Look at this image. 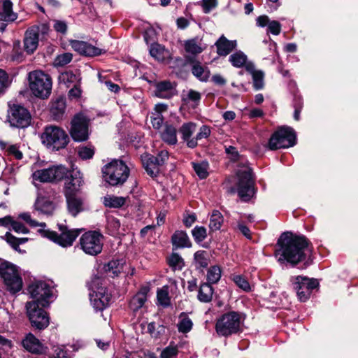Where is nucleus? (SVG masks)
Listing matches in <instances>:
<instances>
[{"mask_svg": "<svg viewBox=\"0 0 358 358\" xmlns=\"http://www.w3.org/2000/svg\"><path fill=\"white\" fill-rule=\"evenodd\" d=\"M221 277V270L217 266H212L209 268L207 273V279L210 283H216Z\"/></svg>", "mask_w": 358, "mask_h": 358, "instance_id": "obj_49", "label": "nucleus"}, {"mask_svg": "<svg viewBox=\"0 0 358 358\" xmlns=\"http://www.w3.org/2000/svg\"><path fill=\"white\" fill-rule=\"evenodd\" d=\"M201 99V94L194 90H189L182 96V101L186 104H189L194 108L198 106Z\"/></svg>", "mask_w": 358, "mask_h": 358, "instance_id": "obj_35", "label": "nucleus"}, {"mask_svg": "<svg viewBox=\"0 0 358 358\" xmlns=\"http://www.w3.org/2000/svg\"><path fill=\"white\" fill-rule=\"evenodd\" d=\"M66 109L65 99L63 97H57L54 99L50 106V113L54 120H59L62 119Z\"/></svg>", "mask_w": 358, "mask_h": 358, "instance_id": "obj_28", "label": "nucleus"}, {"mask_svg": "<svg viewBox=\"0 0 358 358\" xmlns=\"http://www.w3.org/2000/svg\"><path fill=\"white\" fill-rule=\"evenodd\" d=\"M103 237L96 231H90L83 234L80 238V245L83 251L90 255L95 256L101 253L103 245Z\"/></svg>", "mask_w": 358, "mask_h": 358, "instance_id": "obj_11", "label": "nucleus"}, {"mask_svg": "<svg viewBox=\"0 0 358 358\" xmlns=\"http://www.w3.org/2000/svg\"><path fill=\"white\" fill-rule=\"evenodd\" d=\"M59 230L60 234L45 229H39L38 231L43 237L47 238L62 247H68L72 245L81 231L78 229H69L64 225H59Z\"/></svg>", "mask_w": 358, "mask_h": 358, "instance_id": "obj_9", "label": "nucleus"}, {"mask_svg": "<svg viewBox=\"0 0 358 358\" xmlns=\"http://www.w3.org/2000/svg\"><path fill=\"white\" fill-rule=\"evenodd\" d=\"M78 154L81 159H88L93 157L94 150L92 147L80 146L78 148Z\"/></svg>", "mask_w": 358, "mask_h": 358, "instance_id": "obj_52", "label": "nucleus"}, {"mask_svg": "<svg viewBox=\"0 0 358 358\" xmlns=\"http://www.w3.org/2000/svg\"><path fill=\"white\" fill-rule=\"evenodd\" d=\"M72 48L80 53L87 57H94L101 55L104 51L85 41H72L71 43Z\"/></svg>", "mask_w": 358, "mask_h": 358, "instance_id": "obj_18", "label": "nucleus"}, {"mask_svg": "<svg viewBox=\"0 0 358 358\" xmlns=\"http://www.w3.org/2000/svg\"><path fill=\"white\" fill-rule=\"evenodd\" d=\"M150 289L148 287H143L140 291L130 300L129 308L134 312L138 311L143 308L147 301V294Z\"/></svg>", "mask_w": 358, "mask_h": 358, "instance_id": "obj_26", "label": "nucleus"}, {"mask_svg": "<svg viewBox=\"0 0 358 358\" xmlns=\"http://www.w3.org/2000/svg\"><path fill=\"white\" fill-rule=\"evenodd\" d=\"M23 347L33 354H43L46 348L32 334H29L22 341Z\"/></svg>", "mask_w": 358, "mask_h": 358, "instance_id": "obj_20", "label": "nucleus"}, {"mask_svg": "<svg viewBox=\"0 0 358 358\" xmlns=\"http://www.w3.org/2000/svg\"><path fill=\"white\" fill-rule=\"evenodd\" d=\"M38 45V32L35 29H28L25 33L24 48L29 54L33 53Z\"/></svg>", "mask_w": 358, "mask_h": 358, "instance_id": "obj_24", "label": "nucleus"}, {"mask_svg": "<svg viewBox=\"0 0 358 358\" xmlns=\"http://www.w3.org/2000/svg\"><path fill=\"white\" fill-rule=\"evenodd\" d=\"M54 357L55 358H70L69 352L66 350L63 345L54 346Z\"/></svg>", "mask_w": 358, "mask_h": 358, "instance_id": "obj_57", "label": "nucleus"}, {"mask_svg": "<svg viewBox=\"0 0 358 358\" xmlns=\"http://www.w3.org/2000/svg\"><path fill=\"white\" fill-rule=\"evenodd\" d=\"M157 304L163 307H168L171 305V299L169 295L168 286H163L157 292Z\"/></svg>", "mask_w": 358, "mask_h": 358, "instance_id": "obj_36", "label": "nucleus"}, {"mask_svg": "<svg viewBox=\"0 0 358 358\" xmlns=\"http://www.w3.org/2000/svg\"><path fill=\"white\" fill-rule=\"evenodd\" d=\"M143 164L149 176L151 177H156L158 175L159 172V166L154 160L150 159V156H148L143 159Z\"/></svg>", "mask_w": 358, "mask_h": 358, "instance_id": "obj_39", "label": "nucleus"}, {"mask_svg": "<svg viewBox=\"0 0 358 358\" xmlns=\"http://www.w3.org/2000/svg\"><path fill=\"white\" fill-rule=\"evenodd\" d=\"M150 55L158 61H163L165 58V49L158 43L151 45L150 49Z\"/></svg>", "mask_w": 358, "mask_h": 358, "instance_id": "obj_44", "label": "nucleus"}, {"mask_svg": "<svg viewBox=\"0 0 358 358\" xmlns=\"http://www.w3.org/2000/svg\"><path fill=\"white\" fill-rule=\"evenodd\" d=\"M79 175L78 172L75 173V176H71V178H67L65 182V196L78 195L83 182Z\"/></svg>", "mask_w": 358, "mask_h": 358, "instance_id": "obj_23", "label": "nucleus"}, {"mask_svg": "<svg viewBox=\"0 0 358 358\" xmlns=\"http://www.w3.org/2000/svg\"><path fill=\"white\" fill-rule=\"evenodd\" d=\"M90 291L89 296L91 305L96 311H103L111 301V294L103 285L102 280L94 276L87 283Z\"/></svg>", "mask_w": 358, "mask_h": 358, "instance_id": "obj_4", "label": "nucleus"}, {"mask_svg": "<svg viewBox=\"0 0 358 358\" xmlns=\"http://www.w3.org/2000/svg\"><path fill=\"white\" fill-rule=\"evenodd\" d=\"M246 69L252 76L254 87L256 90L262 89L264 85L263 71L255 70L252 65H247Z\"/></svg>", "mask_w": 358, "mask_h": 358, "instance_id": "obj_33", "label": "nucleus"}, {"mask_svg": "<svg viewBox=\"0 0 358 358\" xmlns=\"http://www.w3.org/2000/svg\"><path fill=\"white\" fill-rule=\"evenodd\" d=\"M29 320L32 327L40 330L46 328L50 323L48 315H29Z\"/></svg>", "mask_w": 358, "mask_h": 358, "instance_id": "obj_32", "label": "nucleus"}, {"mask_svg": "<svg viewBox=\"0 0 358 358\" xmlns=\"http://www.w3.org/2000/svg\"><path fill=\"white\" fill-rule=\"evenodd\" d=\"M9 85L8 76L6 72L0 69V92L4 91Z\"/></svg>", "mask_w": 358, "mask_h": 358, "instance_id": "obj_59", "label": "nucleus"}, {"mask_svg": "<svg viewBox=\"0 0 358 358\" xmlns=\"http://www.w3.org/2000/svg\"><path fill=\"white\" fill-rule=\"evenodd\" d=\"M17 17L13 11V3L10 0H0V20L13 22Z\"/></svg>", "mask_w": 358, "mask_h": 358, "instance_id": "obj_25", "label": "nucleus"}, {"mask_svg": "<svg viewBox=\"0 0 358 358\" xmlns=\"http://www.w3.org/2000/svg\"><path fill=\"white\" fill-rule=\"evenodd\" d=\"M80 80L79 75L74 73L71 71L63 72L59 76V83L65 85L66 87L79 83Z\"/></svg>", "mask_w": 358, "mask_h": 358, "instance_id": "obj_31", "label": "nucleus"}, {"mask_svg": "<svg viewBox=\"0 0 358 358\" xmlns=\"http://www.w3.org/2000/svg\"><path fill=\"white\" fill-rule=\"evenodd\" d=\"M173 249L189 248L191 242L187 234L183 231H176L171 237Z\"/></svg>", "mask_w": 358, "mask_h": 358, "instance_id": "obj_29", "label": "nucleus"}, {"mask_svg": "<svg viewBox=\"0 0 358 358\" xmlns=\"http://www.w3.org/2000/svg\"><path fill=\"white\" fill-rule=\"evenodd\" d=\"M105 269L106 271L111 273L113 276H115L120 273L122 266L120 265L119 261L112 260L108 263Z\"/></svg>", "mask_w": 358, "mask_h": 358, "instance_id": "obj_51", "label": "nucleus"}, {"mask_svg": "<svg viewBox=\"0 0 358 358\" xmlns=\"http://www.w3.org/2000/svg\"><path fill=\"white\" fill-rule=\"evenodd\" d=\"M213 297V288L208 283H203L200 286L198 299L202 302H209Z\"/></svg>", "mask_w": 358, "mask_h": 358, "instance_id": "obj_38", "label": "nucleus"}, {"mask_svg": "<svg viewBox=\"0 0 358 358\" xmlns=\"http://www.w3.org/2000/svg\"><path fill=\"white\" fill-rule=\"evenodd\" d=\"M225 152L231 162L240 161V165L236 171V190L238 196L243 201H248L255 194L254 179L252 169L248 166L243 157L241 155L236 148L229 145L224 146Z\"/></svg>", "mask_w": 358, "mask_h": 358, "instance_id": "obj_2", "label": "nucleus"}, {"mask_svg": "<svg viewBox=\"0 0 358 358\" xmlns=\"http://www.w3.org/2000/svg\"><path fill=\"white\" fill-rule=\"evenodd\" d=\"M280 249L277 255H280L278 261L287 262L293 265L302 261L307 253L310 252L308 242L304 236H294L292 233L282 234L278 241Z\"/></svg>", "mask_w": 358, "mask_h": 358, "instance_id": "obj_1", "label": "nucleus"}, {"mask_svg": "<svg viewBox=\"0 0 358 358\" xmlns=\"http://www.w3.org/2000/svg\"><path fill=\"white\" fill-rule=\"evenodd\" d=\"M163 121H164V119L161 114L152 113L151 122H152V127L155 129H159L162 127V125L163 124Z\"/></svg>", "mask_w": 358, "mask_h": 358, "instance_id": "obj_61", "label": "nucleus"}, {"mask_svg": "<svg viewBox=\"0 0 358 358\" xmlns=\"http://www.w3.org/2000/svg\"><path fill=\"white\" fill-rule=\"evenodd\" d=\"M178 331L182 333L189 332L192 328V322L188 317H184L178 324Z\"/></svg>", "mask_w": 358, "mask_h": 358, "instance_id": "obj_55", "label": "nucleus"}, {"mask_svg": "<svg viewBox=\"0 0 358 358\" xmlns=\"http://www.w3.org/2000/svg\"><path fill=\"white\" fill-rule=\"evenodd\" d=\"M178 349L176 347H166L161 353L160 358H176Z\"/></svg>", "mask_w": 358, "mask_h": 358, "instance_id": "obj_58", "label": "nucleus"}, {"mask_svg": "<svg viewBox=\"0 0 358 358\" xmlns=\"http://www.w3.org/2000/svg\"><path fill=\"white\" fill-rule=\"evenodd\" d=\"M192 72L201 81H206L210 76L208 69L201 66L199 63H194L192 65Z\"/></svg>", "mask_w": 358, "mask_h": 358, "instance_id": "obj_37", "label": "nucleus"}, {"mask_svg": "<svg viewBox=\"0 0 358 358\" xmlns=\"http://www.w3.org/2000/svg\"><path fill=\"white\" fill-rule=\"evenodd\" d=\"M72 58V54L69 52L59 55L55 59L54 65L55 66H64L70 63Z\"/></svg>", "mask_w": 358, "mask_h": 358, "instance_id": "obj_50", "label": "nucleus"}, {"mask_svg": "<svg viewBox=\"0 0 358 358\" xmlns=\"http://www.w3.org/2000/svg\"><path fill=\"white\" fill-rule=\"evenodd\" d=\"M233 281L239 288L243 291L248 292L251 290V287L248 280L241 275H235L233 276Z\"/></svg>", "mask_w": 358, "mask_h": 358, "instance_id": "obj_48", "label": "nucleus"}, {"mask_svg": "<svg viewBox=\"0 0 358 358\" xmlns=\"http://www.w3.org/2000/svg\"><path fill=\"white\" fill-rule=\"evenodd\" d=\"M194 262L196 267L206 268L208 265V255L206 251H197L194 254Z\"/></svg>", "mask_w": 358, "mask_h": 358, "instance_id": "obj_46", "label": "nucleus"}, {"mask_svg": "<svg viewBox=\"0 0 358 358\" xmlns=\"http://www.w3.org/2000/svg\"><path fill=\"white\" fill-rule=\"evenodd\" d=\"M150 159L154 160L159 166H162L169 159V152L166 150H162L157 157L150 156Z\"/></svg>", "mask_w": 358, "mask_h": 358, "instance_id": "obj_56", "label": "nucleus"}, {"mask_svg": "<svg viewBox=\"0 0 358 358\" xmlns=\"http://www.w3.org/2000/svg\"><path fill=\"white\" fill-rule=\"evenodd\" d=\"M247 59V56L241 51H237L229 57V61L236 68L243 67L246 64Z\"/></svg>", "mask_w": 358, "mask_h": 358, "instance_id": "obj_40", "label": "nucleus"}, {"mask_svg": "<svg viewBox=\"0 0 358 358\" xmlns=\"http://www.w3.org/2000/svg\"><path fill=\"white\" fill-rule=\"evenodd\" d=\"M29 85L32 94L41 99H47L51 94L52 80L41 71H34L28 76Z\"/></svg>", "mask_w": 358, "mask_h": 358, "instance_id": "obj_7", "label": "nucleus"}, {"mask_svg": "<svg viewBox=\"0 0 358 358\" xmlns=\"http://www.w3.org/2000/svg\"><path fill=\"white\" fill-rule=\"evenodd\" d=\"M293 280L297 297L301 302L308 300L313 290L318 289L320 285L317 279L301 275L293 278Z\"/></svg>", "mask_w": 358, "mask_h": 358, "instance_id": "obj_14", "label": "nucleus"}, {"mask_svg": "<svg viewBox=\"0 0 358 358\" xmlns=\"http://www.w3.org/2000/svg\"><path fill=\"white\" fill-rule=\"evenodd\" d=\"M6 240L8 242V243L15 250H20L19 249V245L23 244L26 243L28 241L27 238H17L15 237L13 235H12L10 232H6L5 234Z\"/></svg>", "mask_w": 358, "mask_h": 358, "instance_id": "obj_45", "label": "nucleus"}, {"mask_svg": "<svg viewBox=\"0 0 358 358\" xmlns=\"http://www.w3.org/2000/svg\"><path fill=\"white\" fill-rule=\"evenodd\" d=\"M162 139L169 145H176L178 142L177 130L171 124H166L161 133Z\"/></svg>", "mask_w": 358, "mask_h": 358, "instance_id": "obj_30", "label": "nucleus"}, {"mask_svg": "<svg viewBox=\"0 0 358 358\" xmlns=\"http://www.w3.org/2000/svg\"><path fill=\"white\" fill-rule=\"evenodd\" d=\"M129 169L120 159H113L102 168L104 180L111 186L123 185L129 176Z\"/></svg>", "mask_w": 358, "mask_h": 358, "instance_id": "obj_5", "label": "nucleus"}, {"mask_svg": "<svg viewBox=\"0 0 358 358\" xmlns=\"http://www.w3.org/2000/svg\"><path fill=\"white\" fill-rule=\"evenodd\" d=\"M205 48L203 47L201 40L198 38H194L187 40L185 43V49L186 52L197 55L201 53Z\"/></svg>", "mask_w": 358, "mask_h": 358, "instance_id": "obj_34", "label": "nucleus"}, {"mask_svg": "<svg viewBox=\"0 0 358 358\" xmlns=\"http://www.w3.org/2000/svg\"><path fill=\"white\" fill-rule=\"evenodd\" d=\"M53 27L55 30L61 34H66L67 31V24L64 21L54 20Z\"/></svg>", "mask_w": 358, "mask_h": 358, "instance_id": "obj_63", "label": "nucleus"}, {"mask_svg": "<svg viewBox=\"0 0 358 358\" xmlns=\"http://www.w3.org/2000/svg\"><path fill=\"white\" fill-rule=\"evenodd\" d=\"M20 217L22 218L24 221L28 223L31 227H41V229H45L46 227V224L45 222H38L34 220H32L31 217V215L29 213H24L20 215Z\"/></svg>", "mask_w": 358, "mask_h": 358, "instance_id": "obj_53", "label": "nucleus"}, {"mask_svg": "<svg viewBox=\"0 0 358 358\" xmlns=\"http://www.w3.org/2000/svg\"><path fill=\"white\" fill-rule=\"evenodd\" d=\"M223 217L218 210H213L210 218L209 227L212 231L219 230L223 223Z\"/></svg>", "mask_w": 358, "mask_h": 358, "instance_id": "obj_42", "label": "nucleus"}, {"mask_svg": "<svg viewBox=\"0 0 358 358\" xmlns=\"http://www.w3.org/2000/svg\"><path fill=\"white\" fill-rule=\"evenodd\" d=\"M241 315H222L216 322L215 330L220 336H229L241 330Z\"/></svg>", "mask_w": 358, "mask_h": 358, "instance_id": "obj_13", "label": "nucleus"}, {"mask_svg": "<svg viewBox=\"0 0 358 358\" xmlns=\"http://www.w3.org/2000/svg\"><path fill=\"white\" fill-rule=\"evenodd\" d=\"M68 173L67 169L63 165L35 171L32 173L33 181L39 182H55L62 180Z\"/></svg>", "mask_w": 358, "mask_h": 358, "instance_id": "obj_12", "label": "nucleus"}, {"mask_svg": "<svg viewBox=\"0 0 358 358\" xmlns=\"http://www.w3.org/2000/svg\"><path fill=\"white\" fill-rule=\"evenodd\" d=\"M296 144V134L289 127H280L270 138L268 147L275 150L280 148H287Z\"/></svg>", "mask_w": 358, "mask_h": 358, "instance_id": "obj_10", "label": "nucleus"}, {"mask_svg": "<svg viewBox=\"0 0 358 358\" xmlns=\"http://www.w3.org/2000/svg\"><path fill=\"white\" fill-rule=\"evenodd\" d=\"M192 235L196 241L201 242L206 237V229L203 227H196L192 230Z\"/></svg>", "mask_w": 358, "mask_h": 358, "instance_id": "obj_54", "label": "nucleus"}, {"mask_svg": "<svg viewBox=\"0 0 358 358\" xmlns=\"http://www.w3.org/2000/svg\"><path fill=\"white\" fill-rule=\"evenodd\" d=\"M27 290L34 300L27 303V313H42L53 298V287L45 281L36 280L29 285Z\"/></svg>", "mask_w": 358, "mask_h": 358, "instance_id": "obj_3", "label": "nucleus"}, {"mask_svg": "<svg viewBox=\"0 0 358 358\" xmlns=\"http://www.w3.org/2000/svg\"><path fill=\"white\" fill-rule=\"evenodd\" d=\"M176 94V90L169 81H162L155 84V95L160 99H170Z\"/></svg>", "mask_w": 358, "mask_h": 358, "instance_id": "obj_21", "label": "nucleus"}, {"mask_svg": "<svg viewBox=\"0 0 358 358\" xmlns=\"http://www.w3.org/2000/svg\"><path fill=\"white\" fill-rule=\"evenodd\" d=\"M217 53L220 56H227L237 46L236 40L229 41L224 35L221 36L215 43Z\"/></svg>", "mask_w": 358, "mask_h": 358, "instance_id": "obj_22", "label": "nucleus"}, {"mask_svg": "<svg viewBox=\"0 0 358 358\" xmlns=\"http://www.w3.org/2000/svg\"><path fill=\"white\" fill-rule=\"evenodd\" d=\"M8 121L12 127L26 128L31 123V116L24 106L14 104L10 108L8 112Z\"/></svg>", "mask_w": 358, "mask_h": 358, "instance_id": "obj_15", "label": "nucleus"}, {"mask_svg": "<svg viewBox=\"0 0 358 358\" xmlns=\"http://www.w3.org/2000/svg\"><path fill=\"white\" fill-rule=\"evenodd\" d=\"M210 127L206 125H203L200 128L199 131L196 135V137L194 138V139H196V142H197L198 140L208 138L210 136Z\"/></svg>", "mask_w": 358, "mask_h": 358, "instance_id": "obj_60", "label": "nucleus"}, {"mask_svg": "<svg viewBox=\"0 0 358 358\" xmlns=\"http://www.w3.org/2000/svg\"><path fill=\"white\" fill-rule=\"evenodd\" d=\"M70 133L76 141H84L88 138V122L85 116L77 115L74 117Z\"/></svg>", "mask_w": 358, "mask_h": 358, "instance_id": "obj_16", "label": "nucleus"}, {"mask_svg": "<svg viewBox=\"0 0 358 358\" xmlns=\"http://www.w3.org/2000/svg\"><path fill=\"white\" fill-rule=\"evenodd\" d=\"M55 192L52 190L48 192H40L34 203V210L41 214L51 215L55 210L53 203Z\"/></svg>", "mask_w": 358, "mask_h": 358, "instance_id": "obj_17", "label": "nucleus"}, {"mask_svg": "<svg viewBox=\"0 0 358 358\" xmlns=\"http://www.w3.org/2000/svg\"><path fill=\"white\" fill-rule=\"evenodd\" d=\"M67 203L69 213L76 216L79 213L84 210L83 200L78 195L65 196Z\"/></svg>", "mask_w": 358, "mask_h": 358, "instance_id": "obj_27", "label": "nucleus"}, {"mask_svg": "<svg viewBox=\"0 0 358 358\" xmlns=\"http://www.w3.org/2000/svg\"><path fill=\"white\" fill-rule=\"evenodd\" d=\"M103 203L110 208H120L125 203V198L113 195H107L104 197Z\"/></svg>", "mask_w": 358, "mask_h": 358, "instance_id": "obj_41", "label": "nucleus"}, {"mask_svg": "<svg viewBox=\"0 0 358 358\" xmlns=\"http://www.w3.org/2000/svg\"><path fill=\"white\" fill-rule=\"evenodd\" d=\"M169 266L174 271L181 270L184 266L183 259L177 253H172L168 259Z\"/></svg>", "mask_w": 358, "mask_h": 358, "instance_id": "obj_43", "label": "nucleus"}, {"mask_svg": "<svg viewBox=\"0 0 358 358\" xmlns=\"http://www.w3.org/2000/svg\"><path fill=\"white\" fill-rule=\"evenodd\" d=\"M268 29L272 34L278 35L281 31V25L278 21H270L268 25Z\"/></svg>", "mask_w": 358, "mask_h": 358, "instance_id": "obj_62", "label": "nucleus"}, {"mask_svg": "<svg viewBox=\"0 0 358 358\" xmlns=\"http://www.w3.org/2000/svg\"><path fill=\"white\" fill-rule=\"evenodd\" d=\"M12 229L18 234H27L29 232L28 229L22 223L19 222L13 221L11 223Z\"/></svg>", "mask_w": 358, "mask_h": 358, "instance_id": "obj_64", "label": "nucleus"}, {"mask_svg": "<svg viewBox=\"0 0 358 358\" xmlns=\"http://www.w3.org/2000/svg\"><path fill=\"white\" fill-rule=\"evenodd\" d=\"M192 164L196 173L200 178L203 179L208 176V164L206 162L192 163Z\"/></svg>", "mask_w": 358, "mask_h": 358, "instance_id": "obj_47", "label": "nucleus"}, {"mask_svg": "<svg viewBox=\"0 0 358 358\" xmlns=\"http://www.w3.org/2000/svg\"><path fill=\"white\" fill-rule=\"evenodd\" d=\"M0 277L10 293L15 294L22 289L23 282L19 268L13 263L4 261L0 264Z\"/></svg>", "mask_w": 358, "mask_h": 358, "instance_id": "obj_6", "label": "nucleus"}, {"mask_svg": "<svg viewBox=\"0 0 358 358\" xmlns=\"http://www.w3.org/2000/svg\"><path fill=\"white\" fill-rule=\"evenodd\" d=\"M41 139L43 144L52 150H59L64 148L69 140L65 131L55 125L45 127L41 134Z\"/></svg>", "mask_w": 358, "mask_h": 358, "instance_id": "obj_8", "label": "nucleus"}, {"mask_svg": "<svg viewBox=\"0 0 358 358\" xmlns=\"http://www.w3.org/2000/svg\"><path fill=\"white\" fill-rule=\"evenodd\" d=\"M196 124L194 122H189L184 123L179 129L182 138L186 142L187 145L189 148H194L197 146L196 139L191 138L192 134L196 131Z\"/></svg>", "mask_w": 358, "mask_h": 358, "instance_id": "obj_19", "label": "nucleus"}]
</instances>
